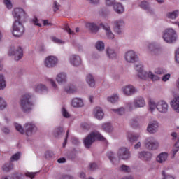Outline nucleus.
<instances>
[{
    "instance_id": "f257e3e1",
    "label": "nucleus",
    "mask_w": 179,
    "mask_h": 179,
    "mask_svg": "<svg viewBox=\"0 0 179 179\" xmlns=\"http://www.w3.org/2000/svg\"><path fill=\"white\" fill-rule=\"evenodd\" d=\"M31 99H33V94L30 93H27L22 96L20 99V107L23 113L29 114V113H31L33 110L34 103L31 101Z\"/></svg>"
},
{
    "instance_id": "f03ea898",
    "label": "nucleus",
    "mask_w": 179,
    "mask_h": 179,
    "mask_svg": "<svg viewBox=\"0 0 179 179\" xmlns=\"http://www.w3.org/2000/svg\"><path fill=\"white\" fill-rule=\"evenodd\" d=\"M96 140L106 141V138L99 131L91 132L83 139V143L86 149H90L93 143L96 142Z\"/></svg>"
},
{
    "instance_id": "7ed1b4c3",
    "label": "nucleus",
    "mask_w": 179,
    "mask_h": 179,
    "mask_svg": "<svg viewBox=\"0 0 179 179\" xmlns=\"http://www.w3.org/2000/svg\"><path fill=\"white\" fill-rule=\"evenodd\" d=\"M163 38L166 43L171 44L172 43H176L177 41V33L173 29H168L165 30Z\"/></svg>"
},
{
    "instance_id": "20e7f679",
    "label": "nucleus",
    "mask_w": 179,
    "mask_h": 179,
    "mask_svg": "<svg viewBox=\"0 0 179 179\" xmlns=\"http://www.w3.org/2000/svg\"><path fill=\"white\" fill-rule=\"evenodd\" d=\"M24 33V27L20 21H14L13 24V34L15 37H22Z\"/></svg>"
},
{
    "instance_id": "39448f33",
    "label": "nucleus",
    "mask_w": 179,
    "mask_h": 179,
    "mask_svg": "<svg viewBox=\"0 0 179 179\" xmlns=\"http://www.w3.org/2000/svg\"><path fill=\"white\" fill-rule=\"evenodd\" d=\"M8 55H14L15 61H19L23 58V50L22 47L19 46L17 48H15V46H11L8 50Z\"/></svg>"
},
{
    "instance_id": "423d86ee",
    "label": "nucleus",
    "mask_w": 179,
    "mask_h": 179,
    "mask_svg": "<svg viewBox=\"0 0 179 179\" xmlns=\"http://www.w3.org/2000/svg\"><path fill=\"white\" fill-rule=\"evenodd\" d=\"M145 146L148 150H157L159 149V141L153 137H148L145 141Z\"/></svg>"
},
{
    "instance_id": "0eeeda50",
    "label": "nucleus",
    "mask_w": 179,
    "mask_h": 179,
    "mask_svg": "<svg viewBox=\"0 0 179 179\" xmlns=\"http://www.w3.org/2000/svg\"><path fill=\"white\" fill-rule=\"evenodd\" d=\"M124 59L127 64H135L139 61V57L136 52L134 50H128L124 53Z\"/></svg>"
},
{
    "instance_id": "6e6552de",
    "label": "nucleus",
    "mask_w": 179,
    "mask_h": 179,
    "mask_svg": "<svg viewBox=\"0 0 179 179\" xmlns=\"http://www.w3.org/2000/svg\"><path fill=\"white\" fill-rule=\"evenodd\" d=\"M117 157L120 160H129L131 151L127 148H120L117 151Z\"/></svg>"
},
{
    "instance_id": "1a4fd4ad",
    "label": "nucleus",
    "mask_w": 179,
    "mask_h": 179,
    "mask_svg": "<svg viewBox=\"0 0 179 179\" xmlns=\"http://www.w3.org/2000/svg\"><path fill=\"white\" fill-rule=\"evenodd\" d=\"M58 64V59L55 56H48L44 60V65L46 68H55Z\"/></svg>"
},
{
    "instance_id": "9d476101",
    "label": "nucleus",
    "mask_w": 179,
    "mask_h": 179,
    "mask_svg": "<svg viewBox=\"0 0 179 179\" xmlns=\"http://www.w3.org/2000/svg\"><path fill=\"white\" fill-rule=\"evenodd\" d=\"M124 26H125V22H124V20H117L114 21L113 29L115 33L119 35L122 34V29H124Z\"/></svg>"
},
{
    "instance_id": "9b49d317",
    "label": "nucleus",
    "mask_w": 179,
    "mask_h": 179,
    "mask_svg": "<svg viewBox=\"0 0 179 179\" xmlns=\"http://www.w3.org/2000/svg\"><path fill=\"white\" fill-rule=\"evenodd\" d=\"M122 92L124 96H134L136 92H138V90L134 85H125L124 87H122Z\"/></svg>"
},
{
    "instance_id": "f8f14e48",
    "label": "nucleus",
    "mask_w": 179,
    "mask_h": 179,
    "mask_svg": "<svg viewBox=\"0 0 179 179\" xmlns=\"http://www.w3.org/2000/svg\"><path fill=\"white\" fill-rule=\"evenodd\" d=\"M159 131V122L152 120L149 122L147 127V131L149 134H156Z\"/></svg>"
},
{
    "instance_id": "ddd939ff",
    "label": "nucleus",
    "mask_w": 179,
    "mask_h": 179,
    "mask_svg": "<svg viewBox=\"0 0 179 179\" xmlns=\"http://www.w3.org/2000/svg\"><path fill=\"white\" fill-rule=\"evenodd\" d=\"M156 108L159 113L166 114L169 111V104L164 101H160L157 103Z\"/></svg>"
},
{
    "instance_id": "4468645a",
    "label": "nucleus",
    "mask_w": 179,
    "mask_h": 179,
    "mask_svg": "<svg viewBox=\"0 0 179 179\" xmlns=\"http://www.w3.org/2000/svg\"><path fill=\"white\" fill-rule=\"evenodd\" d=\"M12 13L15 19V21L20 22V17H22V16H24V17L26 16V13L24 11L23 9L20 8H14Z\"/></svg>"
},
{
    "instance_id": "2eb2a0df",
    "label": "nucleus",
    "mask_w": 179,
    "mask_h": 179,
    "mask_svg": "<svg viewBox=\"0 0 179 179\" xmlns=\"http://www.w3.org/2000/svg\"><path fill=\"white\" fill-rule=\"evenodd\" d=\"M24 128L27 136H31V135H33V132H36V131H37L36 125L30 122L26 123L24 124Z\"/></svg>"
},
{
    "instance_id": "dca6fc26",
    "label": "nucleus",
    "mask_w": 179,
    "mask_h": 179,
    "mask_svg": "<svg viewBox=\"0 0 179 179\" xmlns=\"http://www.w3.org/2000/svg\"><path fill=\"white\" fill-rule=\"evenodd\" d=\"M134 105L135 108H142L146 106V101L145 98L142 96H138L134 100Z\"/></svg>"
},
{
    "instance_id": "f3484780",
    "label": "nucleus",
    "mask_w": 179,
    "mask_h": 179,
    "mask_svg": "<svg viewBox=\"0 0 179 179\" xmlns=\"http://www.w3.org/2000/svg\"><path fill=\"white\" fill-rule=\"evenodd\" d=\"M153 155L149 151H141L138 153V159L144 162H150Z\"/></svg>"
},
{
    "instance_id": "a211bd4d",
    "label": "nucleus",
    "mask_w": 179,
    "mask_h": 179,
    "mask_svg": "<svg viewBox=\"0 0 179 179\" xmlns=\"http://www.w3.org/2000/svg\"><path fill=\"white\" fill-rule=\"evenodd\" d=\"M69 62L73 66H79V65L82 64V59L79 55H71L70 57Z\"/></svg>"
},
{
    "instance_id": "6ab92c4d",
    "label": "nucleus",
    "mask_w": 179,
    "mask_h": 179,
    "mask_svg": "<svg viewBox=\"0 0 179 179\" xmlns=\"http://www.w3.org/2000/svg\"><path fill=\"white\" fill-rule=\"evenodd\" d=\"M86 28L91 32L96 34L99 31L100 27L94 22H88L86 24Z\"/></svg>"
},
{
    "instance_id": "aec40b11",
    "label": "nucleus",
    "mask_w": 179,
    "mask_h": 179,
    "mask_svg": "<svg viewBox=\"0 0 179 179\" xmlns=\"http://www.w3.org/2000/svg\"><path fill=\"white\" fill-rule=\"evenodd\" d=\"M71 106L72 107H74V108L83 107V100H82L80 98H74L71 101Z\"/></svg>"
},
{
    "instance_id": "412c9836",
    "label": "nucleus",
    "mask_w": 179,
    "mask_h": 179,
    "mask_svg": "<svg viewBox=\"0 0 179 179\" xmlns=\"http://www.w3.org/2000/svg\"><path fill=\"white\" fill-rule=\"evenodd\" d=\"M94 117L97 120H103L104 117V112H103V109L100 107H96L94 110Z\"/></svg>"
},
{
    "instance_id": "4be33fe9",
    "label": "nucleus",
    "mask_w": 179,
    "mask_h": 179,
    "mask_svg": "<svg viewBox=\"0 0 179 179\" xmlns=\"http://www.w3.org/2000/svg\"><path fill=\"white\" fill-rule=\"evenodd\" d=\"M135 70L138 72V76L140 79H142V77L145 73H148V72L143 71V66L141 64H136L134 66Z\"/></svg>"
},
{
    "instance_id": "5701e85b",
    "label": "nucleus",
    "mask_w": 179,
    "mask_h": 179,
    "mask_svg": "<svg viewBox=\"0 0 179 179\" xmlns=\"http://www.w3.org/2000/svg\"><path fill=\"white\" fill-rule=\"evenodd\" d=\"M101 26L106 31V34L108 38H109V40H113V38H114V34H113V31H111L110 26L104 25L103 24H101Z\"/></svg>"
},
{
    "instance_id": "b1692460",
    "label": "nucleus",
    "mask_w": 179,
    "mask_h": 179,
    "mask_svg": "<svg viewBox=\"0 0 179 179\" xmlns=\"http://www.w3.org/2000/svg\"><path fill=\"white\" fill-rule=\"evenodd\" d=\"M106 55L109 59H115L117 58V52L114 49L108 47L106 50Z\"/></svg>"
},
{
    "instance_id": "393cba45",
    "label": "nucleus",
    "mask_w": 179,
    "mask_h": 179,
    "mask_svg": "<svg viewBox=\"0 0 179 179\" xmlns=\"http://www.w3.org/2000/svg\"><path fill=\"white\" fill-rule=\"evenodd\" d=\"M113 9L116 13L118 15H121V13H124L125 9L124 8V6L121 4V3H115L113 4Z\"/></svg>"
},
{
    "instance_id": "a878e982",
    "label": "nucleus",
    "mask_w": 179,
    "mask_h": 179,
    "mask_svg": "<svg viewBox=\"0 0 179 179\" xmlns=\"http://www.w3.org/2000/svg\"><path fill=\"white\" fill-rule=\"evenodd\" d=\"M169 157V154L167 152H161L159 155H157L156 160L158 163H164L166 162Z\"/></svg>"
},
{
    "instance_id": "bb28decb",
    "label": "nucleus",
    "mask_w": 179,
    "mask_h": 179,
    "mask_svg": "<svg viewBox=\"0 0 179 179\" xmlns=\"http://www.w3.org/2000/svg\"><path fill=\"white\" fill-rule=\"evenodd\" d=\"M56 80L57 83H66L67 80L66 73L64 72L59 73L56 77Z\"/></svg>"
},
{
    "instance_id": "cd10ccee",
    "label": "nucleus",
    "mask_w": 179,
    "mask_h": 179,
    "mask_svg": "<svg viewBox=\"0 0 179 179\" xmlns=\"http://www.w3.org/2000/svg\"><path fill=\"white\" fill-rule=\"evenodd\" d=\"M171 106L176 113H179V96L174 98L171 101Z\"/></svg>"
},
{
    "instance_id": "c85d7f7f",
    "label": "nucleus",
    "mask_w": 179,
    "mask_h": 179,
    "mask_svg": "<svg viewBox=\"0 0 179 179\" xmlns=\"http://www.w3.org/2000/svg\"><path fill=\"white\" fill-rule=\"evenodd\" d=\"M34 90L36 93L47 92V87L43 84H36L34 86Z\"/></svg>"
},
{
    "instance_id": "c756f323",
    "label": "nucleus",
    "mask_w": 179,
    "mask_h": 179,
    "mask_svg": "<svg viewBox=\"0 0 179 179\" xmlns=\"http://www.w3.org/2000/svg\"><path fill=\"white\" fill-rule=\"evenodd\" d=\"M148 78H150V79H152V80H159V79H160V78H159V76L153 74L152 72L144 73V75L142 77V79H143V80H146V79H148Z\"/></svg>"
},
{
    "instance_id": "7c9ffc66",
    "label": "nucleus",
    "mask_w": 179,
    "mask_h": 179,
    "mask_svg": "<svg viewBox=\"0 0 179 179\" xmlns=\"http://www.w3.org/2000/svg\"><path fill=\"white\" fill-rule=\"evenodd\" d=\"M86 82L90 87H94L96 86V80H94V77L92 74L87 75Z\"/></svg>"
},
{
    "instance_id": "2f4dec72",
    "label": "nucleus",
    "mask_w": 179,
    "mask_h": 179,
    "mask_svg": "<svg viewBox=\"0 0 179 179\" xmlns=\"http://www.w3.org/2000/svg\"><path fill=\"white\" fill-rule=\"evenodd\" d=\"M77 90L76 87H75L73 85H66L64 87V92H66L68 94L76 93Z\"/></svg>"
},
{
    "instance_id": "473e14b6",
    "label": "nucleus",
    "mask_w": 179,
    "mask_h": 179,
    "mask_svg": "<svg viewBox=\"0 0 179 179\" xmlns=\"http://www.w3.org/2000/svg\"><path fill=\"white\" fill-rule=\"evenodd\" d=\"M148 48L151 52H152L155 55L159 54V51H160V49L157 48L155 43H151L148 45Z\"/></svg>"
},
{
    "instance_id": "72a5a7b5",
    "label": "nucleus",
    "mask_w": 179,
    "mask_h": 179,
    "mask_svg": "<svg viewBox=\"0 0 179 179\" xmlns=\"http://www.w3.org/2000/svg\"><path fill=\"white\" fill-rule=\"evenodd\" d=\"M2 170L6 173H8L10 170H13V164H10V162L6 163L3 165Z\"/></svg>"
},
{
    "instance_id": "f704fd0d",
    "label": "nucleus",
    "mask_w": 179,
    "mask_h": 179,
    "mask_svg": "<svg viewBox=\"0 0 179 179\" xmlns=\"http://www.w3.org/2000/svg\"><path fill=\"white\" fill-rule=\"evenodd\" d=\"M107 157L109 159L110 162H111L112 164L115 166V161L117 160V158L115 157V154L110 151L107 153Z\"/></svg>"
},
{
    "instance_id": "c9c22d12",
    "label": "nucleus",
    "mask_w": 179,
    "mask_h": 179,
    "mask_svg": "<svg viewBox=\"0 0 179 179\" xmlns=\"http://www.w3.org/2000/svg\"><path fill=\"white\" fill-rule=\"evenodd\" d=\"M6 87V80L3 74H0V90H3Z\"/></svg>"
},
{
    "instance_id": "e433bc0d",
    "label": "nucleus",
    "mask_w": 179,
    "mask_h": 179,
    "mask_svg": "<svg viewBox=\"0 0 179 179\" xmlns=\"http://www.w3.org/2000/svg\"><path fill=\"white\" fill-rule=\"evenodd\" d=\"M139 137H140L139 134H137V135L129 134L128 135V139L131 143H135V142H136V141H138V139H139Z\"/></svg>"
},
{
    "instance_id": "4c0bfd02",
    "label": "nucleus",
    "mask_w": 179,
    "mask_h": 179,
    "mask_svg": "<svg viewBox=\"0 0 179 179\" xmlns=\"http://www.w3.org/2000/svg\"><path fill=\"white\" fill-rule=\"evenodd\" d=\"M179 11L175 10L173 12L167 13L166 17L168 19H177V16H178Z\"/></svg>"
},
{
    "instance_id": "58836bf2",
    "label": "nucleus",
    "mask_w": 179,
    "mask_h": 179,
    "mask_svg": "<svg viewBox=\"0 0 179 179\" xmlns=\"http://www.w3.org/2000/svg\"><path fill=\"white\" fill-rule=\"evenodd\" d=\"M7 107L8 103L3 98L0 96V111H3Z\"/></svg>"
},
{
    "instance_id": "ea45409f",
    "label": "nucleus",
    "mask_w": 179,
    "mask_h": 179,
    "mask_svg": "<svg viewBox=\"0 0 179 179\" xmlns=\"http://www.w3.org/2000/svg\"><path fill=\"white\" fill-rule=\"evenodd\" d=\"M102 129L105 132H112L113 131V127L110 123H105L102 125Z\"/></svg>"
},
{
    "instance_id": "a19ab883",
    "label": "nucleus",
    "mask_w": 179,
    "mask_h": 179,
    "mask_svg": "<svg viewBox=\"0 0 179 179\" xmlns=\"http://www.w3.org/2000/svg\"><path fill=\"white\" fill-rule=\"evenodd\" d=\"M118 95L117 94H113L111 96H108L107 98L108 101H109V103H112V104H114L115 103H117V101H118Z\"/></svg>"
},
{
    "instance_id": "79ce46f5",
    "label": "nucleus",
    "mask_w": 179,
    "mask_h": 179,
    "mask_svg": "<svg viewBox=\"0 0 179 179\" xmlns=\"http://www.w3.org/2000/svg\"><path fill=\"white\" fill-rule=\"evenodd\" d=\"M95 47L98 51H103L104 50L105 45L103 41H98L96 43Z\"/></svg>"
},
{
    "instance_id": "37998d69",
    "label": "nucleus",
    "mask_w": 179,
    "mask_h": 179,
    "mask_svg": "<svg viewBox=\"0 0 179 179\" xmlns=\"http://www.w3.org/2000/svg\"><path fill=\"white\" fill-rule=\"evenodd\" d=\"M119 170L122 173H131V168L125 164L120 166Z\"/></svg>"
},
{
    "instance_id": "c03bdc74",
    "label": "nucleus",
    "mask_w": 179,
    "mask_h": 179,
    "mask_svg": "<svg viewBox=\"0 0 179 179\" xmlns=\"http://www.w3.org/2000/svg\"><path fill=\"white\" fill-rule=\"evenodd\" d=\"M141 9L144 10H150V7L149 6V3L147 1H142L140 4Z\"/></svg>"
},
{
    "instance_id": "a18cd8bd",
    "label": "nucleus",
    "mask_w": 179,
    "mask_h": 179,
    "mask_svg": "<svg viewBox=\"0 0 179 179\" xmlns=\"http://www.w3.org/2000/svg\"><path fill=\"white\" fill-rule=\"evenodd\" d=\"M112 111L115 112V114H118V115H124L125 114V108H120L118 109H112Z\"/></svg>"
},
{
    "instance_id": "49530a36",
    "label": "nucleus",
    "mask_w": 179,
    "mask_h": 179,
    "mask_svg": "<svg viewBox=\"0 0 179 179\" xmlns=\"http://www.w3.org/2000/svg\"><path fill=\"white\" fill-rule=\"evenodd\" d=\"M14 125L16 131L20 132V134H24V129H23V127H22V125L17 123H15Z\"/></svg>"
},
{
    "instance_id": "de8ad7c7",
    "label": "nucleus",
    "mask_w": 179,
    "mask_h": 179,
    "mask_svg": "<svg viewBox=\"0 0 179 179\" xmlns=\"http://www.w3.org/2000/svg\"><path fill=\"white\" fill-rule=\"evenodd\" d=\"M62 132H64V129H62V127H58L55 130L54 136H55V138H58V136H59V135H61Z\"/></svg>"
},
{
    "instance_id": "09e8293b",
    "label": "nucleus",
    "mask_w": 179,
    "mask_h": 179,
    "mask_svg": "<svg viewBox=\"0 0 179 179\" xmlns=\"http://www.w3.org/2000/svg\"><path fill=\"white\" fill-rule=\"evenodd\" d=\"M20 156H21L20 152H17L14 154L10 158V162H17V160L20 159Z\"/></svg>"
},
{
    "instance_id": "8fccbe9b",
    "label": "nucleus",
    "mask_w": 179,
    "mask_h": 179,
    "mask_svg": "<svg viewBox=\"0 0 179 179\" xmlns=\"http://www.w3.org/2000/svg\"><path fill=\"white\" fill-rule=\"evenodd\" d=\"M62 114L64 118H69L71 117L68 110L64 107L62 108Z\"/></svg>"
},
{
    "instance_id": "3c124183",
    "label": "nucleus",
    "mask_w": 179,
    "mask_h": 179,
    "mask_svg": "<svg viewBox=\"0 0 179 179\" xmlns=\"http://www.w3.org/2000/svg\"><path fill=\"white\" fill-rule=\"evenodd\" d=\"M162 174L163 176L162 179H174V176H173V175L166 173L164 171H162Z\"/></svg>"
},
{
    "instance_id": "603ef678",
    "label": "nucleus",
    "mask_w": 179,
    "mask_h": 179,
    "mask_svg": "<svg viewBox=\"0 0 179 179\" xmlns=\"http://www.w3.org/2000/svg\"><path fill=\"white\" fill-rule=\"evenodd\" d=\"M157 106V103H155L154 101H149V106H150V111H153L155 108H156Z\"/></svg>"
},
{
    "instance_id": "864d4df0",
    "label": "nucleus",
    "mask_w": 179,
    "mask_h": 179,
    "mask_svg": "<svg viewBox=\"0 0 179 179\" xmlns=\"http://www.w3.org/2000/svg\"><path fill=\"white\" fill-rule=\"evenodd\" d=\"M3 2L8 9H12L13 8L10 0H4Z\"/></svg>"
},
{
    "instance_id": "5fc2aeb1",
    "label": "nucleus",
    "mask_w": 179,
    "mask_h": 179,
    "mask_svg": "<svg viewBox=\"0 0 179 179\" xmlns=\"http://www.w3.org/2000/svg\"><path fill=\"white\" fill-rule=\"evenodd\" d=\"M61 8V5L58 3L57 1H54L53 3V10L54 12H57V10H59Z\"/></svg>"
},
{
    "instance_id": "6e6d98bb",
    "label": "nucleus",
    "mask_w": 179,
    "mask_h": 179,
    "mask_svg": "<svg viewBox=\"0 0 179 179\" xmlns=\"http://www.w3.org/2000/svg\"><path fill=\"white\" fill-rule=\"evenodd\" d=\"M38 172H27L25 173L26 177H29V178H34L36 177V174H37Z\"/></svg>"
},
{
    "instance_id": "4d7b16f0",
    "label": "nucleus",
    "mask_w": 179,
    "mask_h": 179,
    "mask_svg": "<svg viewBox=\"0 0 179 179\" xmlns=\"http://www.w3.org/2000/svg\"><path fill=\"white\" fill-rule=\"evenodd\" d=\"M126 107L129 108V111H132V110L135 108V105L134 104V102H127L126 103Z\"/></svg>"
},
{
    "instance_id": "13d9d810",
    "label": "nucleus",
    "mask_w": 179,
    "mask_h": 179,
    "mask_svg": "<svg viewBox=\"0 0 179 179\" xmlns=\"http://www.w3.org/2000/svg\"><path fill=\"white\" fill-rule=\"evenodd\" d=\"M54 156V152L52 151H46L45 153V157L46 159H50Z\"/></svg>"
},
{
    "instance_id": "bf43d9fd",
    "label": "nucleus",
    "mask_w": 179,
    "mask_h": 179,
    "mask_svg": "<svg viewBox=\"0 0 179 179\" xmlns=\"http://www.w3.org/2000/svg\"><path fill=\"white\" fill-rule=\"evenodd\" d=\"M81 128L85 131H89L90 129V125L87 123H83L81 124Z\"/></svg>"
},
{
    "instance_id": "052dcab7",
    "label": "nucleus",
    "mask_w": 179,
    "mask_h": 179,
    "mask_svg": "<svg viewBox=\"0 0 179 179\" xmlns=\"http://www.w3.org/2000/svg\"><path fill=\"white\" fill-rule=\"evenodd\" d=\"M11 177L13 179H22V174L15 172L12 175Z\"/></svg>"
},
{
    "instance_id": "680f3d73",
    "label": "nucleus",
    "mask_w": 179,
    "mask_h": 179,
    "mask_svg": "<svg viewBox=\"0 0 179 179\" xmlns=\"http://www.w3.org/2000/svg\"><path fill=\"white\" fill-rule=\"evenodd\" d=\"M1 131L2 132H3V134H5L6 135H8V134H10V129L6 127H3L1 128Z\"/></svg>"
},
{
    "instance_id": "e2e57ef3",
    "label": "nucleus",
    "mask_w": 179,
    "mask_h": 179,
    "mask_svg": "<svg viewBox=\"0 0 179 179\" xmlns=\"http://www.w3.org/2000/svg\"><path fill=\"white\" fill-rule=\"evenodd\" d=\"M32 22L34 24H35V26H38V27H41V24L38 22V19H37V17H34Z\"/></svg>"
},
{
    "instance_id": "0e129e2a",
    "label": "nucleus",
    "mask_w": 179,
    "mask_h": 179,
    "mask_svg": "<svg viewBox=\"0 0 179 179\" xmlns=\"http://www.w3.org/2000/svg\"><path fill=\"white\" fill-rule=\"evenodd\" d=\"M97 169V164L94 162L90 164V169L93 171Z\"/></svg>"
},
{
    "instance_id": "69168bd1",
    "label": "nucleus",
    "mask_w": 179,
    "mask_h": 179,
    "mask_svg": "<svg viewBox=\"0 0 179 179\" xmlns=\"http://www.w3.org/2000/svg\"><path fill=\"white\" fill-rule=\"evenodd\" d=\"M175 59L178 64H179V48L176 50L175 52Z\"/></svg>"
},
{
    "instance_id": "338daca9",
    "label": "nucleus",
    "mask_w": 179,
    "mask_h": 179,
    "mask_svg": "<svg viewBox=\"0 0 179 179\" xmlns=\"http://www.w3.org/2000/svg\"><path fill=\"white\" fill-rule=\"evenodd\" d=\"M155 73H157V75H163V73H164V70L160 68L156 69Z\"/></svg>"
},
{
    "instance_id": "774afa93",
    "label": "nucleus",
    "mask_w": 179,
    "mask_h": 179,
    "mask_svg": "<svg viewBox=\"0 0 179 179\" xmlns=\"http://www.w3.org/2000/svg\"><path fill=\"white\" fill-rule=\"evenodd\" d=\"M106 3L108 6H111L115 3V0H106Z\"/></svg>"
}]
</instances>
